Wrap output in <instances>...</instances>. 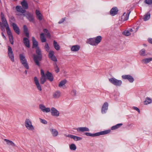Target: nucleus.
<instances>
[{
    "instance_id": "obj_1",
    "label": "nucleus",
    "mask_w": 152,
    "mask_h": 152,
    "mask_svg": "<svg viewBox=\"0 0 152 152\" xmlns=\"http://www.w3.org/2000/svg\"><path fill=\"white\" fill-rule=\"evenodd\" d=\"M32 41L33 42V48H36V53L37 54H34L33 55V58L36 64L39 66H40V65L39 61L42 60V55L41 53L40 50L39 49L38 46V43L34 37L32 38Z\"/></svg>"
},
{
    "instance_id": "obj_2",
    "label": "nucleus",
    "mask_w": 152,
    "mask_h": 152,
    "mask_svg": "<svg viewBox=\"0 0 152 152\" xmlns=\"http://www.w3.org/2000/svg\"><path fill=\"white\" fill-rule=\"evenodd\" d=\"M21 4L22 7L20 6H17L16 7V9L18 12L22 13H25L26 12V10L28 8V4L25 0H23L21 2Z\"/></svg>"
},
{
    "instance_id": "obj_3",
    "label": "nucleus",
    "mask_w": 152,
    "mask_h": 152,
    "mask_svg": "<svg viewBox=\"0 0 152 152\" xmlns=\"http://www.w3.org/2000/svg\"><path fill=\"white\" fill-rule=\"evenodd\" d=\"M102 39L101 36H99L95 37L88 39L87 43L92 45L96 46L101 42Z\"/></svg>"
},
{
    "instance_id": "obj_4",
    "label": "nucleus",
    "mask_w": 152,
    "mask_h": 152,
    "mask_svg": "<svg viewBox=\"0 0 152 152\" xmlns=\"http://www.w3.org/2000/svg\"><path fill=\"white\" fill-rule=\"evenodd\" d=\"M111 131L110 130H108L104 131H101L100 132L96 133L94 134H91L89 132H85V134L88 136L94 137L95 136H99L100 135H102L110 133Z\"/></svg>"
},
{
    "instance_id": "obj_5",
    "label": "nucleus",
    "mask_w": 152,
    "mask_h": 152,
    "mask_svg": "<svg viewBox=\"0 0 152 152\" xmlns=\"http://www.w3.org/2000/svg\"><path fill=\"white\" fill-rule=\"evenodd\" d=\"M20 62L24 67L26 69L29 68L27 61L25 58V57L23 54H20L19 55Z\"/></svg>"
},
{
    "instance_id": "obj_6",
    "label": "nucleus",
    "mask_w": 152,
    "mask_h": 152,
    "mask_svg": "<svg viewBox=\"0 0 152 152\" xmlns=\"http://www.w3.org/2000/svg\"><path fill=\"white\" fill-rule=\"evenodd\" d=\"M109 81L112 84L116 86H120L122 84V81L118 80L114 78H112L109 79Z\"/></svg>"
},
{
    "instance_id": "obj_7",
    "label": "nucleus",
    "mask_w": 152,
    "mask_h": 152,
    "mask_svg": "<svg viewBox=\"0 0 152 152\" xmlns=\"http://www.w3.org/2000/svg\"><path fill=\"white\" fill-rule=\"evenodd\" d=\"M25 124L26 127L28 130H32L34 129V126L32 125L31 121L28 119H26Z\"/></svg>"
},
{
    "instance_id": "obj_8",
    "label": "nucleus",
    "mask_w": 152,
    "mask_h": 152,
    "mask_svg": "<svg viewBox=\"0 0 152 152\" xmlns=\"http://www.w3.org/2000/svg\"><path fill=\"white\" fill-rule=\"evenodd\" d=\"M8 55L11 60L14 62L15 61L14 55L12 48L10 46H8Z\"/></svg>"
},
{
    "instance_id": "obj_9",
    "label": "nucleus",
    "mask_w": 152,
    "mask_h": 152,
    "mask_svg": "<svg viewBox=\"0 0 152 152\" xmlns=\"http://www.w3.org/2000/svg\"><path fill=\"white\" fill-rule=\"evenodd\" d=\"M1 18L2 22V25L4 27H6L7 26H9L7 21L5 18L4 14L1 12Z\"/></svg>"
},
{
    "instance_id": "obj_10",
    "label": "nucleus",
    "mask_w": 152,
    "mask_h": 152,
    "mask_svg": "<svg viewBox=\"0 0 152 152\" xmlns=\"http://www.w3.org/2000/svg\"><path fill=\"white\" fill-rule=\"evenodd\" d=\"M51 113L52 115L58 117L59 115V111L55 108L52 107L51 109Z\"/></svg>"
},
{
    "instance_id": "obj_11",
    "label": "nucleus",
    "mask_w": 152,
    "mask_h": 152,
    "mask_svg": "<svg viewBox=\"0 0 152 152\" xmlns=\"http://www.w3.org/2000/svg\"><path fill=\"white\" fill-rule=\"evenodd\" d=\"M26 17L27 19L30 22H34V18L33 14L28 12L26 14Z\"/></svg>"
},
{
    "instance_id": "obj_12",
    "label": "nucleus",
    "mask_w": 152,
    "mask_h": 152,
    "mask_svg": "<svg viewBox=\"0 0 152 152\" xmlns=\"http://www.w3.org/2000/svg\"><path fill=\"white\" fill-rule=\"evenodd\" d=\"M122 77L124 79L128 80L130 83H132L134 81L133 77L129 75H123L122 76Z\"/></svg>"
},
{
    "instance_id": "obj_13",
    "label": "nucleus",
    "mask_w": 152,
    "mask_h": 152,
    "mask_svg": "<svg viewBox=\"0 0 152 152\" xmlns=\"http://www.w3.org/2000/svg\"><path fill=\"white\" fill-rule=\"evenodd\" d=\"M108 104L107 102H105L103 105L101 110V112L102 114H104L106 113L108 107Z\"/></svg>"
},
{
    "instance_id": "obj_14",
    "label": "nucleus",
    "mask_w": 152,
    "mask_h": 152,
    "mask_svg": "<svg viewBox=\"0 0 152 152\" xmlns=\"http://www.w3.org/2000/svg\"><path fill=\"white\" fill-rule=\"evenodd\" d=\"M45 77L46 76L47 79L50 81L51 82L53 80V77L51 73L50 72L48 71H47L45 74Z\"/></svg>"
},
{
    "instance_id": "obj_15",
    "label": "nucleus",
    "mask_w": 152,
    "mask_h": 152,
    "mask_svg": "<svg viewBox=\"0 0 152 152\" xmlns=\"http://www.w3.org/2000/svg\"><path fill=\"white\" fill-rule=\"evenodd\" d=\"M39 108L43 112L48 113L50 111V108H46L43 104H40L39 106Z\"/></svg>"
},
{
    "instance_id": "obj_16",
    "label": "nucleus",
    "mask_w": 152,
    "mask_h": 152,
    "mask_svg": "<svg viewBox=\"0 0 152 152\" xmlns=\"http://www.w3.org/2000/svg\"><path fill=\"white\" fill-rule=\"evenodd\" d=\"M35 13L37 18L39 21L41 20L43 18V16L40 11L38 10H36L35 11Z\"/></svg>"
},
{
    "instance_id": "obj_17",
    "label": "nucleus",
    "mask_w": 152,
    "mask_h": 152,
    "mask_svg": "<svg viewBox=\"0 0 152 152\" xmlns=\"http://www.w3.org/2000/svg\"><path fill=\"white\" fill-rule=\"evenodd\" d=\"M12 26L15 32L18 34H19L20 33L19 28L17 24L14 23H12Z\"/></svg>"
},
{
    "instance_id": "obj_18",
    "label": "nucleus",
    "mask_w": 152,
    "mask_h": 152,
    "mask_svg": "<svg viewBox=\"0 0 152 152\" xmlns=\"http://www.w3.org/2000/svg\"><path fill=\"white\" fill-rule=\"evenodd\" d=\"M35 83L37 87V89L39 91H42V88L39 83V81L37 77H35L34 78Z\"/></svg>"
},
{
    "instance_id": "obj_19",
    "label": "nucleus",
    "mask_w": 152,
    "mask_h": 152,
    "mask_svg": "<svg viewBox=\"0 0 152 152\" xmlns=\"http://www.w3.org/2000/svg\"><path fill=\"white\" fill-rule=\"evenodd\" d=\"M75 129L79 132H88L89 131V129L86 127H80L77 128Z\"/></svg>"
},
{
    "instance_id": "obj_20",
    "label": "nucleus",
    "mask_w": 152,
    "mask_h": 152,
    "mask_svg": "<svg viewBox=\"0 0 152 152\" xmlns=\"http://www.w3.org/2000/svg\"><path fill=\"white\" fill-rule=\"evenodd\" d=\"M23 42L24 45L26 47L28 48H30L29 41L28 38L24 37L23 39Z\"/></svg>"
},
{
    "instance_id": "obj_21",
    "label": "nucleus",
    "mask_w": 152,
    "mask_h": 152,
    "mask_svg": "<svg viewBox=\"0 0 152 152\" xmlns=\"http://www.w3.org/2000/svg\"><path fill=\"white\" fill-rule=\"evenodd\" d=\"M118 10L116 7H113L110 10V13L111 15L112 16L115 15L118 13Z\"/></svg>"
},
{
    "instance_id": "obj_22",
    "label": "nucleus",
    "mask_w": 152,
    "mask_h": 152,
    "mask_svg": "<svg viewBox=\"0 0 152 152\" xmlns=\"http://www.w3.org/2000/svg\"><path fill=\"white\" fill-rule=\"evenodd\" d=\"M130 12H128L126 13L124 12L122 16L121 19L123 21L127 20L129 18V14Z\"/></svg>"
},
{
    "instance_id": "obj_23",
    "label": "nucleus",
    "mask_w": 152,
    "mask_h": 152,
    "mask_svg": "<svg viewBox=\"0 0 152 152\" xmlns=\"http://www.w3.org/2000/svg\"><path fill=\"white\" fill-rule=\"evenodd\" d=\"M50 130L53 137H56L58 135V132L56 129H50Z\"/></svg>"
},
{
    "instance_id": "obj_24",
    "label": "nucleus",
    "mask_w": 152,
    "mask_h": 152,
    "mask_svg": "<svg viewBox=\"0 0 152 152\" xmlns=\"http://www.w3.org/2000/svg\"><path fill=\"white\" fill-rule=\"evenodd\" d=\"M61 95V93L59 91H57L53 93V97L54 98L56 99L58 98Z\"/></svg>"
},
{
    "instance_id": "obj_25",
    "label": "nucleus",
    "mask_w": 152,
    "mask_h": 152,
    "mask_svg": "<svg viewBox=\"0 0 152 152\" xmlns=\"http://www.w3.org/2000/svg\"><path fill=\"white\" fill-rule=\"evenodd\" d=\"M80 48V46L78 45H75L72 46L71 49L73 51H77L79 50Z\"/></svg>"
},
{
    "instance_id": "obj_26",
    "label": "nucleus",
    "mask_w": 152,
    "mask_h": 152,
    "mask_svg": "<svg viewBox=\"0 0 152 152\" xmlns=\"http://www.w3.org/2000/svg\"><path fill=\"white\" fill-rule=\"evenodd\" d=\"M152 61V58H148L142 60V62L143 64H146Z\"/></svg>"
},
{
    "instance_id": "obj_27",
    "label": "nucleus",
    "mask_w": 152,
    "mask_h": 152,
    "mask_svg": "<svg viewBox=\"0 0 152 152\" xmlns=\"http://www.w3.org/2000/svg\"><path fill=\"white\" fill-rule=\"evenodd\" d=\"M4 140L6 142L7 144L8 145H10L12 146H15V144L12 141L10 140L7 139H4Z\"/></svg>"
},
{
    "instance_id": "obj_28",
    "label": "nucleus",
    "mask_w": 152,
    "mask_h": 152,
    "mask_svg": "<svg viewBox=\"0 0 152 152\" xmlns=\"http://www.w3.org/2000/svg\"><path fill=\"white\" fill-rule=\"evenodd\" d=\"M123 124L122 123L118 124L112 126L111 128V129L112 130L116 129L120 127Z\"/></svg>"
},
{
    "instance_id": "obj_29",
    "label": "nucleus",
    "mask_w": 152,
    "mask_h": 152,
    "mask_svg": "<svg viewBox=\"0 0 152 152\" xmlns=\"http://www.w3.org/2000/svg\"><path fill=\"white\" fill-rule=\"evenodd\" d=\"M53 46L57 50H58L60 49V47L59 45L58 44L57 42L55 40L53 41Z\"/></svg>"
},
{
    "instance_id": "obj_30",
    "label": "nucleus",
    "mask_w": 152,
    "mask_h": 152,
    "mask_svg": "<svg viewBox=\"0 0 152 152\" xmlns=\"http://www.w3.org/2000/svg\"><path fill=\"white\" fill-rule=\"evenodd\" d=\"M70 136L71 138L74 139L76 141L81 140L82 139L81 137H78L75 135H71Z\"/></svg>"
},
{
    "instance_id": "obj_31",
    "label": "nucleus",
    "mask_w": 152,
    "mask_h": 152,
    "mask_svg": "<svg viewBox=\"0 0 152 152\" xmlns=\"http://www.w3.org/2000/svg\"><path fill=\"white\" fill-rule=\"evenodd\" d=\"M152 100L151 98L149 97H147L145 100L144 101L143 103L145 104H148L151 102Z\"/></svg>"
},
{
    "instance_id": "obj_32",
    "label": "nucleus",
    "mask_w": 152,
    "mask_h": 152,
    "mask_svg": "<svg viewBox=\"0 0 152 152\" xmlns=\"http://www.w3.org/2000/svg\"><path fill=\"white\" fill-rule=\"evenodd\" d=\"M150 18V14L149 12H148L146 14L143 18V20L144 21H146L148 20Z\"/></svg>"
},
{
    "instance_id": "obj_33",
    "label": "nucleus",
    "mask_w": 152,
    "mask_h": 152,
    "mask_svg": "<svg viewBox=\"0 0 152 152\" xmlns=\"http://www.w3.org/2000/svg\"><path fill=\"white\" fill-rule=\"evenodd\" d=\"M40 38L42 42H45L46 41V39L43 33H42L40 34Z\"/></svg>"
},
{
    "instance_id": "obj_34",
    "label": "nucleus",
    "mask_w": 152,
    "mask_h": 152,
    "mask_svg": "<svg viewBox=\"0 0 152 152\" xmlns=\"http://www.w3.org/2000/svg\"><path fill=\"white\" fill-rule=\"evenodd\" d=\"M43 31L45 34V35L48 38H50L51 37L50 35V33L48 29H43Z\"/></svg>"
},
{
    "instance_id": "obj_35",
    "label": "nucleus",
    "mask_w": 152,
    "mask_h": 152,
    "mask_svg": "<svg viewBox=\"0 0 152 152\" xmlns=\"http://www.w3.org/2000/svg\"><path fill=\"white\" fill-rule=\"evenodd\" d=\"M6 29L7 31V33L8 35L9 36H12V34L11 31L9 27V26H7V27H6Z\"/></svg>"
},
{
    "instance_id": "obj_36",
    "label": "nucleus",
    "mask_w": 152,
    "mask_h": 152,
    "mask_svg": "<svg viewBox=\"0 0 152 152\" xmlns=\"http://www.w3.org/2000/svg\"><path fill=\"white\" fill-rule=\"evenodd\" d=\"M66 83V80H64L61 81L59 84V86L60 87L63 86Z\"/></svg>"
},
{
    "instance_id": "obj_37",
    "label": "nucleus",
    "mask_w": 152,
    "mask_h": 152,
    "mask_svg": "<svg viewBox=\"0 0 152 152\" xmlns=\"http://www.w3.org/2000/svg\"><path fill=\"white\" fill-rule=\"evenodd\" d=\"M140 54L141 56H145V50L144 49H142L140 51Z\"/></svg>"
},
{
    "instance_id": "obj_38",
    "label": "nucleus",
    "mask_w": 152,
    "mask_h": 152,
    "mask_svg": "<svg viewBox=\"0 0 152 152\" xmlns=\"http://www.w3.org/2000/svg\"><path fill=\"white\" fill-rule=\"evenodd\" d=\"M46 81V78L45 77H41L40 80V82L41 84H43Z\"/></svg>"
},
{
    "instance_id": "obj_39",
    "label": "nucleus",
    "mask_w": 152,
    "mask_h": 152,
    "mask_svg": "<svg viewBox=\"0 0 152 152\" xmlns=\"http://www.w3.org/2000/svg\"><path fill=\"white\" fill-rule=\"evenodd\" d=\"M69 148L70 149L73 150H75L76 149V145L74 144H71L69 146Z\"/></svg>"
},
{
    "instance_id": "obj_40",
    "label": "nucleus",
    "mask_w": 152,
    "mask_h": 152,
    "mask_svg": "<svg viewBox=\"0 0 152 152\" xmlns=\"http://www.w3.org/2000/svg\"><path fill=\"white\" fill-rule=\"evenodd\" d=\"M54 52L53 51L50 50L49 51V53L48 55V56L49 58H50L54 56Z\"/></svg>"
},
{
    "instance_id": "obj_41",
    "label": "nucleus",
    "mask_w": 152,
    "mask_h": 152,
    "mask_svg": "<svg viewBox=\"0 0 152 152\" xmlns=\"http://www.w3.org/2000/svg\"><path fill=\"white\" fill-rule=\"evenodd\" d=\"M123 34L126 36H129L131 34L129 30L125 31L123 32Z\"/></svg>"
},
{
    "instance_id": "obj_42",
    "label": "nucleus",
    "mask_w": 152,
    "mask_h": 152,
    "mask_svg": "<svg viewBox=\"0 0 152 152\" xmlns=\"http://www.w3.org/2000/svg\"><path fill=\"white\" fill-rule=\"evenodd\" d=\"M9 40L11 44L13 45L14 44V40L13 37L12 36H9Z\"/></svg>"
},
{
    "instance_id": "obj_43",
    "label": "nucleus",
    "mask_w": 152,
    "mask_h": 152,
    "mask_svg": "<svg viewBox=\"0 0 152 152\" xmlns=\"http://www.w3.org/2000/svg\"><path fill=\"white\" fill-rule=\"evenodd\" d=\"M45 49L48 52L50 49V47L48 43H46L45 46Z\"/></svg>"
},
{
    "instance_id": "obj_44",
    "label": "nucleus",
    "mask_w": 152,
    "mask_h": 152,
    "mask_svg": "<svg viewBox=\"0 0 152 152\" xmlns=\"http://www.w3.org/2000/svg\"><path fill=\"white\" fill-rule=\"evenodd\" d=\"M145 2L146 4H152V0H145Z\"/></svg>"
},
{
    "instance_id": "obj_45",
    "label": "nucleus",
    "mask_w": 152,
    "mask_h": 152,
    "mask_svg": "<svg viewBox=\"0 0 152 152\" xmlns=\"http://www.w3.org/2000/svg\"><path fill=\"white\" fill-rule=\"evenodd\" d=\"M50 58L54 61L56 62L57 61V59L55 56Z\"/></svg>"
},
{
    "instance_id": "obj_46",
    "label": "nucleus",
    "mask_w": 152,
    "mask_h": 152,
    "mask_svg": "<svg viewBox=\"0 0 152 152\" xmlns=\"http://www.w3.org/2000/svg\"><path fill=\"white\" fill-rule=\"evenodd\" d=\"M77 91L75 90H73L71 91V94L73 96H75L76 95Z\"/></svg>"
},
{
    "instance_id": "obj_47",
    "label": "nucleus",
    "mask_w": 152,
    "mask_h": 152,
    "mask_svg": "<svg viewBox=\"0 0 152 152\" xmlns=\"http://www.w3.org/2000/svg\"><path fill=\"white\" fill-rule=\"evenodd\" d=\"M40 121L41 123L44 124H46L47 123V121L45 120L42 119L41 118H39Z\"/></svg>"
},
{
    "instance_id": "obj_48",
    "label": "nucleus",
    "mask_w": 152,
    "mask_h": 152,
    "mask_svg": "<svg viewBox=\"0 0 152 152\" xmlns=\"http://www.w3.org/2000/svg\"><path fill=\"white\" fill-rule=\"evenodd\" d=\"M40 72L41 77H45L46 75L45 74L44 71L42 69L41 70Z\"/></svg>"
},
{
    "instance_id": "obj_49",
    "label": "nucleus",
    "mask_w": 152,
    "mask_h": 152,
    "mask_svg": "<svg viewBox=\"0 0 152 152\" xmlns=\"http://www.w3.org/2000/svg\"><path fill=\"white\" fill-rule=\"evenodd\" d=\"M23 31L24 32L28 31L27 27L26 25L23 26Z\"/></svg>"
},
{
    "instance_id": "obj_50",
    "label": "nucleus",
    "mask_w": 152,
    "mask_h": 152,
    "mask_svg": "<svg viewBox=\"0 0 152 152\" xmlns=\"http://www.w3.org/2000/svg\"><path fill=\"white\" fill-rule=\"evenodd\" d=\"M0 26H1V30L2 31H5V28L3 27V25H2V24L1 23V22H0Z\"/></svg>"
},
{
    "instance_id": "obj_51",
    "label": "nucleus",
    "mask_w": 152,
    "mask_h": 152,
    "mask_svg": "<svg viewBox=\"0 0 152 152\" xmlns=\"http://www.w3.org/2000/svg\"><path fill=\"white\" fill-rule=\"evenodd\" d=\"M65 18H62V19L59 21L58 23H62L65 21Z\"/></svg>"
},
{
    "instance_id": "obj_52",
    "label": "nucleus",
    "mask_w": 152,
    "mask_h": 152,
    "mask_svg": "<svg viewBox=\"0 0 152 152\" xmlns=\"http://www.w3.org/2000/svg\"><path fill=\"white\" fill-rule=\"evenodd\" d=\"M133 109L134 110H136V111H137L138 113H140V110L137 107H133Z\"/></svg>"
},
{
    "instance_id": "obj_53",
    "label": "nucleus",
    "mask_w": 152,
    "mask_h": 152,
    "mask_svg": "<svg viewBox=\"0 0 152 152\" xmlns=\"http://www.w3.org/2000/svg\"><path fill=\"white\" fill-rule=\"evenodd\" d=\"M26 34V36L28 38H29V33L28 31L26 32H24Z\"/></svg>"
},
{
    "instance_id": "obj_54",
    "label": "nucleus",
    "mask_w": 152,
    "mask_h": 152,
    "mask_svg": "<svg viewBox=\"0 0 152 152\" xmlns=\"http://www.w3.org/2000/svg\"><path fill=\"white\" fill-rule=\"evenodd\" d=\"M55 69V71L56 73H58L59 71V69L58 66L57 67H55L54 68Z\"/></svg>"
},
{
    "instance_id": "obj_55",
    "label": "nucleus",
    "mask_w": 152,
    "mask_h": 152,
    "mask_svg": "<svg viewBox=\"0 0 152 152\" xmlns=\"http://www.w3.org/2000/svg\"><path fill=\"white\" fill-rule=\"evenodd\" d=\"M148 42L152 44V38H149L148 39Z\"/></svg>"
},
{
    "instance_id": "obj_56",
    "label": "nucleus",
    "mask_w": 152,
    "mask_h": 152,
    "mask_svg": "<svg viewBox=\"0 0 152 152\" xmlns=\"http://www.w3.org/2000/svg\"><path fill=\"white\" fill-rule=\"evenodd\" d=\"M1 35L3 37V38L5 39H6V37L5 36V35H4L3 33L2 32L1 33Z\"/></svg>"
},
{
    "instance_id": "obj_57",
    "label": "nucleus",
    "mask_w": 152,
    "mask_h": 152,
    "mask_svg": "<svg viewBox=\"0 0 152 152\" xmlns=\"http://www.w3.org/2000/svg\"><path fill=\"white\" fill-rule=\"evenodd\" d=\"M53 65H54V68H55V67H57V66H58L57 65V64H56V62L54 63L53 64Z\"/></svg>"
},
{
    "instance_id": "obj_58",
    "label": "nucleus",
    "mask_w": 152,
    "mask_h": 152,
    "mask_svg": "<svg viewBox=\"0 0 152 152\" xmlns=\"http://www.w3.org/2000/svg\"><path fill=\"white\" fill-rule=\"evenodd\" d=\"M129 31L130 32H132L133 31H134L133 30L132 28H129Z\"/></svg>"
},
{
    "instance_id": "obj_59",
    "label": "nucleus",
    "mask_w": 152,
    "mask_h": 152,
    "mask_svg": "<svg viewBox=\"0 0 152 152\" xmlns=\"http://www.w3.org/2000/svg\"><path fill=\"white\" fill-rule=\"evenodd\" d=\"M23 15L24 16H26V14H25V13H23Z\"/></svg>"
},
{
    "instance_id": "obj_60",
    "label": "nucleus",
    "mask_w": 152,
    "mask_h": 152,
    "mask_svg": "<svg viewBox=\"0 0 152 152\" xmlns=\"http://www.w3.org/2000/svg\"><path fill=\"white\" fill-rule=\"evenodd\" d=\"M25 73L26 74H27V70H25Z\"/></svg>"
},
{
    "instance_id": "obj_61",
    "label": "nucleus",
    "mask_w": 152,
    "mask_h": 152,
    "mask_svg": "<svg viewBox=\"0 0 152 152\" xmlns=\"http://www.w3.org/2000/svg\"><path fill=\"white\" fill-rule=\"evenodd\" d=\"M138 29V28H136V31H135V32H136L137 31V29Z\"/></svg>"
}]
</instances>
